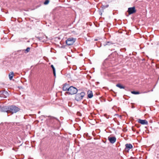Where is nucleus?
<instances>
[{"label": "nucleus", "instance_id": "8", "mask_svg": "<svg viewBox=\"0 0 159 159\" xmlns=\"http://www.w3.org/2000/svg\"><path fill=\"white\" fill-rule=\"evenodd\" d=\"M127 12L129 15H131L136 12V10L134 7H129L128 8Z\"/></svg>", "mask_w": 159, "mask_h": 159}, {"label": "nucleus", "instance_id": "21", "mask_svg": "<svg viewBox=\"0 0 159 159\" xmlns=\"http://www.w3.org/2000/svg\"><path fill=\"white\" fill-rule=\"evenodd\" d=\"M70 88V86H69L66 89V91H68V92H66V93L69 94L70 90L69 89Z\"/></svg>", "mask_w": 159, "mask_h": 159}, {"label": "nucleus", "instance_id": "29", "mask_svg": "<svg viewBox=\"0 0 159 159\" xmlns=\"http://www.w3.org/2000/svg\"><path fill=\"white\" fill-rule=\"evenodd\" d=\"M119 116L120 117V118H122V116Z\"/></svg>", "mask_w": 159, "mask_h": 159}, {"label": "nucleus", "instance_id": "30", "mask_svg": "<svg viewBox=\"0 0 159 159\" xmlns=\"http://www.w3.org/2000/svg\"><path fill=\"white\" fill-rule=\"evenodd\" d=\"M121 50H124L125 51L126 50V49L125 48H123V49H122Z\"/></svg>", "mask_w": 159, "mask_h": 159}, {"label": "nucleus", "instance_id": "19", "mask_svg": "<svg viewBox=\"0 0 159 159\" xmlns=\"http://www.w3.org/2000/svg\"><path fill=\"white\" fill-rule=\"evenodd\" d=\"M30 50V47H28L25 50V52L26 53H27L29 52Z\"/></svg>", "mask_w": 159, "mask_h": 159}, {"label": "nucleus", "instance_id": "7", "mask_svg": "<svg viewBox=\"0 0 159 159\" xmlns=\"http://www.w3.org/2000/svg\"><path fill=\"white\" fill-rule=\"evenodd\" d=\"M9 106H2L0 105V111L6 112L8 113Z\"/></svg>", "mask_w": 159, "mask_h": 159}, {"label": "nucleus", "instance_id": "4", "mask_svg": "<svg viewBox=\"0 0 159 159\" xmlns=\"http://www.w3.org/2000/svg\"><path fill=\"white\" fill-rule=\"evenodd\" d=\"M85 94V93L83 92L77 93L75 95V99L77 101H80L83 99Z\"/></svg>", "mask_w": 159, "mask_h": 159}, {"label": "nucleus", "instance_id": "13", "mask_svg": "<svg viewBox=\"0 0 159 159\" xmlns=\"http://www.w3.org/2000/svg\"><path fill=\"white\" fill-rule=\"evenodd\" d=\"M88 98H91L93 97V93L92 91L89 90L88 91Z\"/></svg>", "mask_w": 159, "mask_h": 159}, {"label": "nucleus", "instance_id": "27", "mask_svg": "<svg viewBox=\"0 0 159 159\" xmlns=\"http://www.w3.org/2000/svg\"><path fill=\"white\" fill-rule=\"evenodd\" d=\"M102 12H99V14H100L101 16H102Z\"/></svg>", "mask_w": 159, "mask_h": 159}, {"label": "nucleus", "instance_id": "16", "mask_svg": "<svg viewBox=\"0 0 159 159\" xmlns=\"http://www.w3.org/2000/svg\"><path fill=\"white\" fill-rule=\"evenodd\" d=\"M116 86L120 88V89H124L125 87L122 85L120 84H116Z\"/></svg>", "mask_w": 159, "mask_h": 159}, {"label": "nucleus", "instance_id": "1", "mask_svg": "<svg viewBox=\"0 0 159 159\" xmlns=\"http://www.w3.org/2000/svg\"><path fill=\"white\" fill-rule=\"evenodd\" d=\"M20 109L18 107L14 105H11L9 106L8 110V113H11L13 114L18 111Z\"/></svg>", "mask_w": 159, "mask_h": 159}, {"label": "nucleus", "instance_id": "9", "mask_svg": "<svg viewBox=\"0 0 159 159\" xmlns=\"http://www.w3.org/2000/svg\"><path fill=\"white\" fill-rule=\"evenodd\" d=\"M125 151L128 152L130 149L133 148L132 145L130 143H127L125 144Z\"/></svg>", "mask_w": 159, "mask_h": 159}, {"label": "nucleus", "instance_id": "17", "mask_svg": "<svg viewBox=\"0 0 159 159\" xmlns=\"http://www.w3.org/2000/svg\"><path fill=\"white\" fill-rule=\"evenodd\" d=\"M14 73L13 72H10V74L9 75V78L10 80H11L13 77Z\"/></svg>", "mask_w": 159, "mask_h": 159}, {"label": "nucleus", "instance_id": "14", "mask_svg": "<svg viewBox=\"0 0 159 159\" xmlns=\"http://www.w3.org/2000/svg\"><path fill=\"white\" fill-rule=\"evenodd\" d=\"M50 67L52 68V70L53 71V73L54 77H56V70L54 66L53 65H50Z\"/></svg>", "mask_w": 159, "mask_h": 159}, {"label": "nucleus", "instance_id": "5", "mask_svg": "<svg viewBox=\"0 0 159 159\" xmlns=\"http://www.w3.org/2000/svg\"><path fill=\"white\" fill-rule=\"evenodd\" d=\"M76 40L75 38H68L66 41V43L68 45L70 46L74 44Z\"/></svg>", "mask_w": 159, "mask_h": 159}, {"label": "nucleus", "instance_id": "20", "mask_svg": "<svg viewBox=\"0 0 159 159\" xmlns=\"http://www.w3.org/2000/svg\"><path fill=\"white\" fill-rule=\"evenodd\" d=\"M49 2V0H46L44 2V5H47L48 4Z\"/></svg>", "mask_w": 159, "mask_h": 159}, {"label": "nucleus", "instance_id": "18", "mask_svg": "<svg viewBox=\"0 0 159 159\" xmlns=\"http://www.w3.org/2000/svg\"><path fill=\"white\" fill-rule=\"evenodd\" d=\"M131 93L132 94H139L140 93L139 91H132L131 92Z\"/></svg>", "mask_w": 159, "mask_h": 159}, {"label": "nucleus", "instance_id": "2", "mask_svg": "<svg viewBox=\"0 0 159 159\" xmlns=\"http://www.w3.org/2000/svg\"><path fill=\"white\" fill-rule=\"evenodd\" d=\"M59 120L56 117L50 116V124L56 128L59 123Z\"/></svg>", "mask_w": 159, "mask_h": 159}, {"label": "nucleus", "instance_id": "32", "mask_svg": "<svg viewBox=\"0 0 159 159\" xmlns=\"http://www.w3.org/2000/svg\"><path fill=\"white\" fill-rule=\"evenodd\" d=\"M151 91H153V89L151 90Z\"/></svg>", "mask_w": 159, "mask_h": 159}, {"label": "nucleus", "instance_id": "3", "mask_svg": "<svg viewBox=\"0 0 159 159\" xmlns=\"http://www.w3.org/2000/svg\"><path fill=\"white\" fill-rule=\"evenodd\" d=\"M35 37L41 42H44L47 40V37L42 34H39L38 36H36Z\"/></svg>", "mask_w": 159, "mask_h": 159}, {"label": "nucleus", "instance_id": "11", "mask_svg": "<svg viewBox=\"0 0 159 159\" xmlns=\"http://www.w3.org/2000/svg\"><path fill=\"white\" fill-rule=\"evenodd\" d=\"M138 122L142 125H148V122L146 120H141L139 119L138 120Z\"/></svg>", "mask_w": 159, "mask_h": 159}, {"label": "nucleus", "instance_id": "25", "mask_svg": "<svg viewBox=\"0 0 159 159\" xmlns=\"http://www.w3.org/2000/svg\"><path fill=\"white\" fill-rule=\"evenodd\" d=\"M150 92L149 90L148 91H144L143 92V93H147L148 92Z\"/></svg>", "mask_w": 159, "mask_h": 159}, {"label": "nucleus", "instance_id": "22", "mask_svg": "<svg viewBox=\"0 0 159 159\" xmlns=\"http://www.w3.org/2000/svg\"><path fill=\"white\" fill-rule=\"evenodd\" d=\"M104 116L107 119H108L109 118V116L107 115V114H104Z\"/></svg>", "mask_w": 159, "mask_h": 159}, {"label": "nucleus", "instance_id": "24", "mask_svg": "<svg viewBox=\"0 0 159 159\" xmlns=\"http://www.w3.org/2000/svg\"><path fill=\"white\" fill-rule=\"evenodd\" d=\"M2 93L3 94H4V93L7 94L8 93L7 91H4L2 92Z\"/></svg>", "mask_w": 159, "mask_h": 159}, {"label": "nucleus", "instance_id": "10", "mask_svg": "<svg viewBox=\"0 0 159 159\" xmlns=\"http://www.w3.org/2000/svg\"><path fill=\"white\" fill-rule=\"evenodd\" d=\"M108 140L111 143L113 144L114 143L116 140V138L115 137H108Z\"/></svg>", "mask_w": 159, "mask_h": 159}, {"label": "nucleus", "instance_id": "15", "mask_svg": "<svg viewBox=\"0 0 159 159\" xmlns=\"http://www.w3.org/2000/svg\"><path fill=\"white\" fill-rule=\"evenodd\" d=\"M112 44H113V43L111 41H107L105 43H104L103 44V45L105 46L106 45H110Z\"/></svg>", "mask_w": 159, "mask_h": 159}, {"label": "nucleus", "instance_id": "6", "mask_svg": "<svg viewBox=\"0 0 159 159\" xmlns=\"http://www.w3.org/2000/svg\"><path fill=\"white\" fill-rule=\"evenodd\" d=\"M70 92L69 94L73 95L76 94L78 91L77 89L73 86H70Z\"/></svg>", "mask_w": 159, "mask_h": 159}, {"label": "nucleus", "instance_id": "28", "mask_svg": "<svg viewBox=\"0 0 159 159\" xmlns=\"http://www.w3.org/2000/svg\"><path fill=\"white\" fill-rule=\"evenodd\" d=\"M108 6H109V5H106L105 7H108Z\"/></svg>", "mask_w": 159, "mask_h": 159}, {"label": "nucleus", "instance_id": "26", "mask_svg": "<svg viewBox=\"0 0 159 159\" xmlns=\"http://www.w3.org/2000/svg\"><path fill=\"white\" fill-rule=\"evenodd\" d=\"M135 126H137L138 128H139L140 127V126L137 125V124L135 125Z\"/></svg>", "mask_w": 159, "mask_h": 159}, {"label": "nucleus", "instance_id": "12", "mask_svg": "<svg viewBox=\"0 0 159 159\" xmlns=\"http://www.w3.org/2000/svg\"><path fill=\"white\" fill-rule=\"evenodd\" d=\"M70 86L69 84L66 83L63 84L62 90L64 91H66L67 89Z\"/></svg>", "mask_w": 159, "mask_h": 159}, {"label": "nucleus", "instance_id": "23", "mask_svg": "<svg viewBox=\"0 0 159 159\" xmlns=\"http://www.w3.org/2000/svg\"><path fill=\"white\" fill-rule=\"evenodd\" d=\"M77 114L80 116H81V113L79 112V111H78L77 113Z\"/></svg>", "mask_w": 159, "mask_h": 159}, {"label": "nucleus", "instance_id": "31", "mask_svg": "<svg viewBox=\"0 0 159 159\" xmlns=\"http://www.w3.org/2000/svg\"><path fill=\"white\" fill-rule=\"evenodd\" d=\"M132 130H133V131H134V129H133V128H132Z\"/></svg>", "mask_w": 159, "mask_h": 159}]
</instances>
